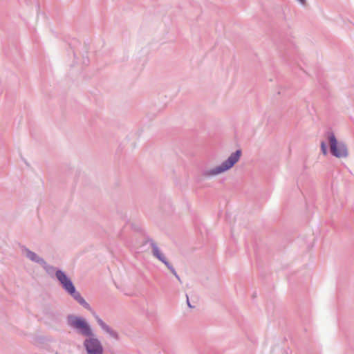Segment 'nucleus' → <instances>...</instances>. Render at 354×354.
Returning <instances> with one entry per match:
<instances>
[{"label": "nucleus", "instance_id": "obj_6", "mask_svg": "<svg viewBox=\"0 0 354 354\" xmlns=\"http://www.w3.org/2000/svg\"><path fill=\"white\" fill-rule=\"evenodd\" d=\"M153 254L154 256L158 258L160 261H161L162 262H163L169 268H170V266H169V263L168 262L166 261L165 258L164 257V256L161 254V252H160V250L158 249V248L156 246H153Z\"/></svg>", "mask_w": 354, "mask_h": 354}, {"label": "nucleus", "instance_id": "obj_7", "mask_svg": "<svg viewBox=\"0 0 354 354\" xmlns=\"http://www.w3.org/2000/svg\"><path fill=\"white\" fill-rule=\"evenodd\" d=\"M95 318L97 319V323L104 330H106L107 333H111L109 326H106L100 318H99L97 316H95Z\"/></svg>", "mask_w": 354, "mask_h": 354}, {"label": "nucleus", "instance_id": "obj_4", "mask_svg": "<svg viewBox=\"0 0 354 354\" xmlns=\"http://www.w3.org/2000/svg\"><path fill=\"white\" fill-rule=\"evenodd\" d=\"M68 322L71 326L77 329L83 335H93L92 330L89 325L84 319L74 315H71L68 317Z\"/></svg>", "mask_w": 354, "mask_h": 354}, {"label": "nucleus", "instance_id": "obj_5", "mask_svg": "<svg viewBox=\"0 0 354 354\" xmlns=\"http://www.w3.org/2000/svg\"><path fill=\"white\" fill-rule=\"evenodd\" d=\"M84 346L88 354H102L103 348L100 341L93 337L84 341Z\"/></svg>", "mask_w": 354, "mask_h": 354}, {"label": "nucleus", "instance_id": "obj_8", "mask_svg": "<svg viewBox=\"0 0 354 354\" xmlns=\"http://www.w3.org/2000/svg\"><path fill=\"white\" fill-rule=\"evenodd\" d=\"M27 256L28 258H30V259H32L33 261H38L37 259V255L32 252L28 251L27 252Z\"/></svg>", "mask_w": 354, "mask_h": 354}, {"label": "nucleus", "instance_id": "obj_2", "mask_svg": "<svg viewBox=\"0 0 354 354\" xmlns=\"http://www.w3.org/2000/svg\"><path fill=\"white\" fill-rule=\"evenodd\" d=\"M241 156V151L237 150L235 153L231 154L227 160L223 162L222 165L214 169L206 171L204 174L205 176H211L223 173L232 168L236 162H238Z\"/></svg>", "mask_w": 354, "mask_h": 354}, {"label": "nucleus", "instance_id": "obj_1", "mask_svg": "<svg viewBox=\"0 0 354 354\" xmlns=\"http://www.w3.org/2000/svg\"><path fill=\"white\" fill-rule=\"evenodd\" d=\"M56 277L62 284L63 288L73 298L78 301L81 305L84 306L86 308L89 309L90 306L88 303L81 297L80 294L75 291V288L71 280V279L62 271L57 270L56 272Z\"/></svg>", "mask_w": 354, "mask_h": 354}, {"label": "nucleus", "instance_id": "obj_11", "mask_svg": "<svg viewBox=\"0 0 354 354\" xmlns=\"http://www.w3.org/2000/svg\"><path fill=\"white\" fill-rule=\"evenodd\" d=\"M188 306L191 307L190 304L189 303V300L187 299Z\"/></svg>", "mask_w": 354, "mask_h": 354}, {"label": "nucleus", "instance_id": "obj_3", "mask_svg": "<svg viewBox=\"0 0 354 354\" xmlns=\"http://www.w3.org/2000/svg\"><path fill=\"white\" fill-rule=\"evenodd\" d=\"M328 143L331 153L337 158H344L348 155L346 145L337 140L333 133L328 135Z\"/></svg>", "mask_w": 354, "mask_h": 354}, {"label": "nucleus", "instance_id": "obj_9", "mask_svg": "<svg viewBox=\"0 0 354 354\" xmlns=\"http://www.w3.org/2000/svg\"><path fill=\"white\" fill-rule=\"evenodd\" d=\"M321 149L324 155L327 154L326 145L324 142H321Z\"/></svg>", "mask_w": 354, "mask_h": 354}, {"label": "nucleus", "instance_id": "obj_10", "mask_svg": "<svg viewBox=\"0 0 354 354\" xmlns=\"http://www.w3.org/2000/svg\"><path fill=\"white\" fill-rule=\"evenodd\" d=\"M301 3L304 4L305 3V0H298Z\"/></svg>", "mask_w": 354, "mask_h": 354}]
</instances>
